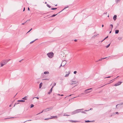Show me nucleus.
<instances>
[{"instance_id":"50","label":"nucleus","mask_w":123,"mask_h":123,"mask_svg":"<svg viewBox=\"0 0 123 123\" xmlns=\"http://www.w3.org/2000/svg\"><path fill=\"white\" fill-rule=\"evenodd\" d=\"M54 86H52V87H51V89H53V87H54Z\"/></svg>"},{"instance_id":"46","label":"nucleus","mask_w":123,"mask_h":123,"mask_svg":"<svg viewBox=\"0 0 123 123\" xmlns=\"http://www.w3.org/2000/svg\"><path fill=\"white\" fill-rule=\"evenodd\" d=\"M92 110V108H90L89 110Z\"/></svg>"},{"instance_id":"15","label":"nucleus","mask_w":123,"mask_h":123,"mask_svg":"<svg viewBox=\"0 0 123 123\" xmlns=\"http://www.w3.org/2000/svg\"><path fill=\"white\" fill-rule=\"evenodd\" d=\"M123 103H120V104H118L116 106V108H117V106L118 105H123Z\"/></svg>"},{"instance_id":"40","label":"nucleus","mask_w":123,"mask_h":123,"mask_svg":"<svg viewBox=\"0 0 123 123\" xmlns=\"http://www.w3.org/2000/svg\"><path fill=\"white\" fill-rule=\"evenodd\" d=\"M110 25V26H111V27H111V30H112V28L113 27V25H112V24H111V25Z\"/></svg>"},{"instance_id":"29","label":"nucleus","mask_w":123,"mask_h":123,"mask_svg":"<svg viewBox=\"0 0 123 123\" xmlns=\"http://www.w3.org/2000/svg\"><path fill=\"white\" fill-rule=\"evenodd\" d=\"M47 6L49 8H50L51 7V6H50L49 4H47Z\"/></svg>"},{"instance_id":"60","label":"nucleus","mask_w":123,"mask_h":123,"mask_svg":"<svg viewBox=\"0 0 123 123\" xmlns=\"http://www.w3.org/2000/svg\"><path fill=\"white\" fill-rule=\"evenodd\" d=\"M58 95H59V96H60V95L61 96V95H60V94H58Z\"/></svg>"},{"instance_id":"59","label":"nucleus","mask_w":123,"mask_h":123,"mask_svg":"<svg viewBox=\"0 0 123 123\" xmlns=\"http://www.w3.org/2000/svg\"><path fill=\"white\" fill-rule=\"evenodd\" d=\"M22 60H23V59H22L21 60H20V61H19V62H21V61Z\"/></svg>"},{"instance_id":"2","label":"nucleus","mask_w":123,"mask_h":123,"mask_svg":"<svg viewBox=\"0 0 123 123\" xmlns=\"http://www.w3.org/2000/svg\"><path fill=\"white\" fill-rule=\"evenodd\" d=\"M47 55L49 58H51L53 57L54 54L53 52H51L47 54Z\"/></svg>"},{"instance_id":"37","label":"nucleus","mask_w":123,"mask_h":123,"mask_svg":"<svg viewBox=\"0 0 123 123\" xmlns=\"http://www.w3.org/2000/svg\"><path fill=\"white\" fill-rule=\"evenodd\" d=\"M32 29L31 28L29 31H28L27 33V34L30 32L32 30Z\"/></svg>"},{"instance_id":"22","label":"nucleus","mask_w":123,"mask_h":123,"mask_svg":"<svg viewBox=\"0 0 123 123\" xmlns=\"http://www.w3.org/2000/svg\"><path fill=\"white\" fill-rule=\"evenodd\" d=\"M98 34H97V35H94L92 37V38H94L95 37L97 36V35H98Z\"/></svg>"},{"instance_id":"41","label":"nucleus","mask_w":123,"mask_h":123,"mask_svg":"<svg viewBox=\"0 0 123 123\" xmlns=\"http://www.w3.org/2000/svg\"><path fill=\"white\" fill-rule=\"evenodd\" d=\"M53 85H54L53 86H55L56 85V83H54Z\"/></svg>"},{"instance_id":"31","label":"nucleus","mask_w":123,"mask_h":123,"mask_svg":"<svg viewBox=\"0 0 123 123\" xmlns=\"http://www.w3.org/2000/svg\"><path fill=\"white\" fill-rule=\"evenodd\" d=\"M44 111V110H43L42 111H41V112L38 113V114H37V115H38L39 114H40L41 113H42Z\"/></svg>"},{"instance_id":"28","label":"nucleus","mask_w":123,"mask_h":123,"mask_svg":"<svg viewBox=\"0 0 123 123\" xmlns=\"http://www.w3.org/2000/svg\"><path fill=\"white\" fill-rule=\"evenodd\" d=\"M110 43L109 44H108L107 45V46H106V48H108L109 46H110Z\"/></svg>"},{"instance_id":"1","label":"nucleus","mask_w":123,"mask_h":123,"mask_svg":"<svg viewBox=\"0 0 123 123\" xmlns=\"http://www.w3.org/2000/svg\"><path fill=\"white\" fill-rule=\"evenodd\" d=\"M83 110V109H79L76 110L72 112H71V114L72 115L78 113L80 112H81V110Z\"/></svg>"},{"instance_id":"35","label":"nucleus","mask_w":123,"mask_h":123,"mask_svg":"<svg viewBox=\"0 0 123 123\" xmlns=\"http://www.w3.org/2000/svg\"><path fill=\"white\" fill-rule=\"evenodd\" d=\"M77 72L76 71H74V74H76L77 73Z\"/></svg>"},{"instance_id":"8","label":"nucleus","mask_w":123,"mask_h":123,"mask_svg":"<svg viewBox=\"0 0 123 123\" xmlns=\"http://www.w3.org/2000/svg\"><path fill=\"white\" fill-rule=\"evenodd\" d=\"M77 83V81H73L72 83H71V85H72L73 84H76Z\"/></svg>"},{"instance_id":"58","label":"nucleus","mask_w":123,"mask_h":123,"mask_svg":"<svg viewBox=\"0 0 123 123\" xmlns=\"http://www.w3.org/2000/svg\"><path fill=\"white\" fill-rule=\"evenodd\" d=\"M9 106L10 107H11V105H9Z\"/></svg>"},{"instance_id":"56","label":"nucleus","mask_w":123,"mask_h":123,"mask_svg":"<svg viewBox=\"0 0 123 123\" xmlns=\"http://www.w3.org/2000/svg\"><path fill=\"white\" fill-rule=\"evenodd\" d=\"M106 39V38H105L103 40H105V39Z\"/></svg>"},{"instance_id":"17","label":"nucleus","mask_w":123,"mask_h":123,"mask_svg":"<svg viewBox=\"0 0 123 123\" xmlns=\"http://www.w3.org/2000/svg\"><path fill=\"white\" fill-rule=\"evenodd\" d=\"M94 121H90L89 120H86V121H85V122H94Z\"/></svg>"},{"instance_id":"48","label":"nucleus","mask_w":123,"mask_h":123,"mask_svg":"<svg viewBox=\"0 0 123 123\" xmlns=\"http://www.w3.org/2000/svg\"><path fill=\"white\" fill-rule=\"evenodd\" d=\"M77 40H76V39H75V40H74V41L75 42H76L77 41Z\"/></svg>"},{"instance_id":"39","label":"nucleus","mask_w":123,"mask_h":123,"mask_svg":"<svg viewBox=\"0 0 123 123\" xmlns=\"http://www.w3.org/2000/svg\"><path fill=\"white\" fill-rule=\"evenodd\" d=\"M19 103H19L18 102V103H15V104L14 105V106H15V104H19Z\"/></svg>"},{"instance_id":"9","label":"nucleus","mask_w":123,"mask_h":123,"mask_svg":"<svg viewBox=\"0 0 123 123\" xmlns=\"http://www.w3.org/2000/svg\"><path fill=\"white\" fill-rule=\"evenodd\" d=\"M70 71H69L68 72V74H66L65 76V77H68L69 75V74L70 73Z\"/></svg>"},{"instance_id":"12","label":"nucleus","mask_w":123,"mask_h":123,"mask_svg":"<svg viewBox=\"0 0 123 123\" xmlns=\"http://www.w3.org/2000/svg\"><path fill=\"white\" fill-rule=\"evenodd\" d=\"M43 85V83L42 82H41L39 85V88H41V87H42Z\"/></svg>"},{"instance_id":"64","label":"nucleus","mask_w":123,"mask_h":123,"mask_svg":"<svg viewBox=\"0 0 123 123\" xmlns=\"http://www.w3.org/2000/svg\"><path fill=\"white\" fill-rule=\"evenodd\" d=\"M31 121V120H28L27 121Z\"/></svg>"},{"instance_id":"7","label":"nucleus","mask_w":123,"mask_h":123,"mask_svg":"<svg viewBox=\"0 0 123 123\" xmlns=\"http://www.w3.org/2000/svg\"><path fill=\"white\" fill-rule=\"evenodd\" d=\"M52 109V108H48L44 110V111H49V110H50L51 109Z\"/></svg>"},{"instance_id":"14","label":"nucleus","mask_w":123,"mask_h":123,"mask_svg":"<svg viewBox=\"0 0 123 123\" xmlns=\"http://www.w3.org/2000/svg\"><path fill=\"white\" fill-rule=\"evenodd\" d=\"M65 61H63V62H62V64H61V66H60V67H61V66H64L65 65V64H64L63 66H62V64H63V63H64H64H65Z\"/></svg>"},{"instance_id":"36","label":"nucleus","mask_w":123,"mask_h":123,"mask_svg":"<svg viewBox=\"0 0 123 123\" xmlns=\"http://www.w3.org/2000/svg\"><path fill=\"white\" fill-rule=\"evenodd\" d=\"M81 112L82 113H84V114L86 113L84 111H82V112Z\"/></svg>"},{"instance_id":"44","label":"nucleus","mask_w":123,"mask_h":123,"mask_svg":"<svg viewBox=\"0 0 123 123\" xmlns=\"http://www.w3.org/2000/svg\"><path fill=\"white\" fill-rule=\"evenodd\" d=\"M10 60H11L10 59H9L8 60H7V62H8Z\"/></svg>"},{"instance_id":"34","label":"nucleus","mask_w":123,"mask_h":123,"mask_svg":"<svg viewBox=\"0 0 123 123\" xmlns=\"http://www.w3.org/2000/svg\"><path fill=\"white\" fill-rule=\"evenodd\" d=\"M43 80H49V79H43Z\"/></svg>"},{"instance_id":"6","label":"nucleus","mask_w":123,"mask_h":123,"mask_svg":"<svg viewBox=\"0 0 123 123\" xmlns=\"http://www.w3.org/2000/svg\"><path fill=\"white\" fill-rule=\"evenodd\" d=\"M2 63L4 64H3L5 65L6 64L7 62V60H3L1 61Z\"/></svg>"},{"instance_id":"52","label":"nucleus","mask_w":123,"mask_h":123,"mask_svg":"<svg viewBox=\"0 0 123 123\" xmlns=\"http://www.w3.org/2000/svg\"><path fill=\"white\" fill-rule=\"evenodd\" d=\"M111 77V76H108L107 77H106V78H110Z\"/></svg>"},{"instance_id":"54","label":"nucleus","mask_w":123,"mask_h":123,"mask_svg":"<svg viewBox=\"0 0 123 123\" xmlns=\"http://www.w3.org/2000/svg\"><path fill=\"white\" fill-rule=\"evenodd\" d=\"M61 96H63V94H62V95H61Z\"/></svg>"},{"instance_id":"5","label":"nucleus","mask_w":123,"mask_h":123,"mask_svg":"<svg viewBox=\"0 0 123 123\" xmlns=\"http://www.w3.org/2000/svg\"><path fill=\"white\" fill-rule=\"evenodd\" d=\"M122 83V82H118L114 86H117L118 85H120L121 83Z\"/></svg>"},{"instance_id":"18","label":"nucleus","mask_w":123,"mask_h":123,"mask_svg":"<svg viewBox=\"0 0 123 123\" xmlns=\"http://www.w3.org/2000/svg\"><path fill=\"white\" fill-rule=\"evenodd\" d=\"M119 32V31L118 30H115V33L116 34H118Z\"/></svg>"},{"instance_id":"10","label":"nucleus","mask_w":123,"mask_h":123,"mask_svg":"<svg viewBox=\"0 0 123 123\" xmlns=\"http://www.w3.org/2000/svg\"><path fill=\"white\" fill-rule=\"evenodd\" d=\"M117 17V16L116 15H115L113 17V19L115 21L116 19V18Z\"/></svg>"},{"instance_id":"45","label":"nucleus","mask_w":123,"mask_h":123,"mask_svg":"<svg viewBox=\"0 0 123 123\" xmlns=\"http://www.w3.org/2000/svg\"><path fill=\"white\" fill-rule=\"evenodd\" d=\"M116 113L117 114H119V113L118 112H116Z\"/></svg>"},{"instance_id":"21","label":"nucleus","mask_w":123,"mask_h":123,"mask_svg":"<svg viewBox=\"0 0 123 123\" xmlns=\"http://www.w3.org/2000/svg\"><path fill=\"white\" fill-rule=\"evenodd\" d=\"M27 97V96H25L24 97L22 98V99L24 100H26L27 99L26 98Z\"/></svg>"},{"instance_id":"24","label":"nucleus","mask_w":123,"mask_h":123,"mask_svg":"<svg viewBox=\"0 0 123 123\" xmlns=\"http://www.w3.org/2000/svg\"><path fill=\"white\" fill-rule=\"evenodd\" d=\"M4 64L3 63H2V62H1V67H2L4 65V64Z\"/></svg>"},{"instance_id":"43","label":"nucleus","mask_w":123,"mask_h":123,"mask_svg":"<svg viewBox=\"0 0 123 123\" xmlns=\"http://www.w3.org/2000/svg\"><path fill=\"white\" fill-rule=\"evenodd\" d=\"M89 110H85V111H89Z\"/></svg>"},{"instance_id":"55","label":"nucleus","mask_w":123,"mask_h":123,"mask_svg":"<svg viewBox=\"0 0 123 123\" xmlns=\"http://www.w3.org/2000/svg\"><path fill=\"white\" fill-rule=\"evenodd\" d=\"M104 25H102V27H104Z\"/></svg>"},{"instance_id":"63","label":"nucleus","mask_w":123,"mask_h":123,"mask_svg":"<svg viewBox=\"0 0 123 123\" xmlns=\"http://www.w3.org/2000/svg\"><path fill=\"white\" fill-rule=\"evenodd\" d=\"M14 118V117H11V118Z\"/></svg>"},{"instance_id":"4","label":"nucleus","mask_w":123,"mask_h":123,"mask_svg":"<svg viewBox=\"0 0 123 123\" xmlns=\"http://www.w3.org/2000/svg\"><path fill=\"white\" fill-rule=\"evenodd\" d=\"M92 89V88H90L88 89H87L85 90V92L86 93H88L90 92H91V91H89V90Z\"/></svg>"},{"instance_id":"30","label":"nucleus","mask_w":123,"mask_h":123,"mask_svg":"<svg viewBox=\"0 0 123 123\" xmlns=\"http://www.w3.org/2000/svg\"><path fill=\"white\" fill-rule=\"evenodd\" d=\"M57 9V8H51V10H55Z\"/></svg>"},{"instance_id":"57","label":"nucleus","mask_w":123,"mask_h":123,"mask_svg":"<svg viewBox=\"0 0 123 123\" xmlns=\"http://www.w3.org/2000/svg\"><path fill=\"white\" fill-rule=\"evenodd\" d=\"M106 39V38H105L103 40H105V39Z\"/></svg>"},{"instance_id":"13","label":"nucleus","mask_w":123,"mask_h":123,"mask_svg":"<svg viewBox=\"0 0 123 123\" xmlns=\"http://www.w3.org/2000/svg\"><path fill=\"white\" fill-rule=\"evenodd\" d=\"M52 89L51 88L50 90L49 91V92H48V94H50L52 92Z\"/></svg>"},{"instance_id":"3","label":"nucleus","mask_w":123,"mask_h":123,"mask_svg":"<svg viewBox=\"0 0 123 123\" xmlns=\"http://www.w3.org/2000/svg\"><path fill=\"white\" fill-rule=\"evenodd\" d=\"M68 7V6H67L66 7H65L63 9V10H62V11H60V12L59 13H58L57 14H53V15H52V16H50V17H55L56 15L57 14H58V13H60V12H61L63 10H64V9H65L66 8H67Z\"/></svg>"},{"instance_id":"49","label":"nucleus","mask_w":123,"mask_h":123,"mask_svg":"<svg viewBox=\"0 0 123 123\" xmlns=\"http://www.w3.org/2000/svg\"><path fill=\"white\" fill-rule=\"evenodd\" d=\"M28 9L29 11L30 10V8L29 7L28 8Z\"/></svg>"},{"instance_id":"61","label":"nucleus","mask_w":123,"mask_h":123,"mask_svg":"<svg viewBox=\"0 0 123 123\" xmlns=\"http://www.w3.org/2000/svg\"><path fill=\"white\" fill-rule=\"evenodd\" d=\"M64 63H63V64H65V65L66 63V62H65V63H64Z\"/></svg>"},{"instance_id":"42","label":"nucleus","mask_w":123,"mask_h":123,"mask_svg":"<svg viewBox=\"0 0 123 123\" xmlns=\"http://www.w3.org/2000/svg\"><path fill=\"white\" fill-rule=\"evenodd\" d=\"M36 98L37 99H38L39 98L38 97H35V98Z\"/></svg>"},{"instance_id":"27","label":"nucleus","mask_w":123,"mask_h":123,"mask_svg":"<svg viewBox=\"0 0 123 123\" xmlns=\"http://www.w3.org/2000/svg\"><path fill=\"white\" fill-rule=\"evenodd\" d=\"M122 37H119L118 38V39L119 40H120L122 39Z\"/></svg>"},{"instance_id":"19","label":"nucleus","mask_w":123,"mask_h":123,"mask_svg":"<svg viewBox=\"0 0 123 123\" xmlns=\"http://www.w3.org/2000/svg\"><path fill=\"white\" fill-rule=\"evenodd\" d=\"M18 101L19 102H25V100H18Z\"/></svg>"},{"instance_id":"51","label":"nucleus","mask_w":123,"mask_h":123,"mask_svg":"<svg viewBox=\"0 0 123 123\" xmlns=\"http://www.w3.org/2000/svg\"><path fill=\"white\" fill-rule=\"evenodd\" d=\"M25 8H24L23 11H25Z\"/></svg>"},{"instance_id":"47","label":"nucleus","mask_w":123,"mask_h":123,"mask_svg":"<svg viewBox=\"0 0 123 123\" xmlns=\"http://www.w3.org/2000/svg\"><path fill=\"white\" fill-rule=\"evenodd\" d=\"M108 37V36H107L105 38L106 39H107V38Z\"/></svg>"},{"instance_id":"38","label":"nucleus","mask_w":123,"mask_h":123,"mask_svg":"<svg viewBox=\"0 0 123 123\" xmlns=\"http://www.w3.org/2000/svg\"><path fill=\"white\" fill-rule=\"evenodd\" d=\"M28 21V20H27L26 21L25 23H23L22 24V25H24L25 23H26V22H27V21Z\"/></svg>"},{"instance_id":"25","label":"nucleus","mask_w":123,"mask_h":123,"mask_svg":"<svg viewBox=\"0 0 123 123\" xmlns=\"http://www.w3.org/2000/svg\"><path fill=\"white\" fill-rule=\"evenodd\" d=\"M34 106V105H33L31 104V105L30 108H32Z\"/></svg>"},{"instance_id":"26","label":"nucleus","mask_w":123,"mask_h":123,"mask_svg":"<svg viewBox=\"0 0 123 123\" xmlns=\"http://www.w3.org/2000/svg\"><path fill=\"white\" fill-rule=\"evenodd\" d=\"M107 58V57H105V58H102V59H99L98 60V61H101L102 60V59H105V58Z\"/></svg>"},{"instance_id":"32","label":"nucleus","mask_w":123,"mask_h":123,"mask_svg":"<svg viewBox=\"0 0 123 123\" xmlns=\"http://www.w3.org/2000/svg\"><path fill=\"white\" fill-rule=\"evenodd\" d=\"M71 121L73 122H77V121H76L72 120Z\"/></svg>"},{"instance_id":"16","label":"nucleus","mask_w":123,"mask_h":123,"mask_svg":"<svg viewBox=\"0 0 123 123\" xmlns=\"http://www.w3.org/2000/svg\"><path fill=\"white\" fill-rule=\"evenodd\" d=\"M44 74H49V72L48 71H45L44 72Z\"/></svg>"},{"instance_id":"11","label":"nucleus","mask_w":123,"mask_h":123,"mask_svg":"<svg viewBox=\"0 0 123 123\" xmlns=\"http://www.w3.org/2000/svg\"><path fill=\"white\" fill-rule=\"evenodd\" d=\"M57 116H53L52 117H51V119L52 118H57Z\"/></svg>"},{"instance_id":"62","label":"nucleus","mask_w":123,"mask_h":123,"mask_svg":"<svg viewBox=\"0 0 123 123\" xmlns=\"http://www.w3.org/2000/svg\"><path fill=\"white\" fill-rule=\"evenodd\" d=\"M111 31H110L109 33H110L111 32Z\"/></svg>"},{"instance_id":"20","label":"nucleus","mask_w":123,"mask_h":123,"mask_svg":"<svg viewBox=\"0 0 123 123\" xmlns=\"http://www.w3.org/2000/svg\"><path fill=\"white\" fill-rule=\"evenodd\" d=\"M121 0H116L115 1L117 3L120 2Z\"/></svg>"},{"instance_id":"33","label":"nucleus","mask_w":123,"mask_h":123,"mask_svg":"<svg viewBox=\"0 0 123 123\" xmlns=\"http://www.w3.org/2000/svg\"><path fill=\"white\" fill-rule=\"evenodd\" d=\"M51 119L50 118H45L44 119V120H49V119Z\"/></svg>"},{"instance_id":"53","label":"nucleus","mask_w":123,"mask_h":123,"mask_svg":"<svg viewBox=\"0 0 123 123\" xmlns=\"http://www.w3.org/2000/svg\"><path fill=\"white\" fill-rule=\"evenodd\" d=\"M64 116H68V115H65V114L64 115Z\"/></svg>"},{"instance_id":"23","label":"nucleus","mask_w":123,"mask_h":123,"mask_svg":"<svg viewBox=\"0 0 123 123\" xmlns=\"http://www.w3.org/2000/svg\"><path fill=\"white\" fill-rule=\"evenodd\" d=\"M38 39H35V40H34V41H32L30 43V44H31L32 43H33L36 40H37Z\"/></svg>"}]
</instances>
